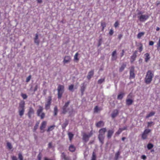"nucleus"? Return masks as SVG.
<instances>
[{"label":"nucleus","instance_id":"f257e3e1","mask_svg":"<svg viewBox=\"0 0 160 160\" xmlns=\"http://www.w3.org/2000/svg\"><path fill=\"white\" fill-rule=\"evenodd\" d=\"M153 75V74L151 71L150 70L148 71L147 72L145 79V83L147 84H150L152 80Z\"/></svg>","mask_w":160,"mask_h":160},{"label":"nucleus","instance_id":"f03ea898","mask_svg":"<svg viewBox=\"0 0 160 160\" xmlns=\"http://www.w3.org/2000/svg\"><path fill=\"white\" fill-rule=\"evenodd\" d=\"M149 16L148 14H143L141 12H139L138 13V18L141 22H144L149 18Z\"/></svg>","mask_w":160,"mask_h":160},{"label":"nucleus","instance_id":"7ed1b4c3","mask_svg":"<svg viewBox=\"0 0 160 160\" xmlns=\"http://www.w3.org/2000/svg\"><path fill=\"white\" fill-rule=\"evenodd\" d=\"M106 128H102L100 129L99 131V134L98 136V138L100 142L102 144L103 143V141L104 138V134L106 132Z\"/></svg>","mask_w":160,"mask_h":160},{"label":"nucleus","instance_id":"20e7f679","mask_svg":"<svg viewBox=\"0 0 160 160\" xmlns=\"http://www.w3.org/2000/svg\"><path fill=\"white\" fill-rule=\"evenodd\" d=\"M25 102L24 101H21L19 105L18 108V112L19 115L21 117L24 114L25 111L24 109Z\"/></svg>","mask_w":160,"mask_h":160},{"label":"nucleus","instance_id":"39448f33","mask_svg":"<svg viewBox=\"0 0 160 160\" xmlns=\"http://www.w3.org/2000/svg\"><path fill=\"white\" fill-rule=\"evenodd\" d=\"M64 86L60 85H58L57 90L58 92V97L59 98H61L62 93L64 92Z\"/></svg>","mask_w":160,"mask_h":160},{"label":"nucleus","instance_id":"423d86ee","mask_svg":"<svg viewBox=\"0 0 160 160\" xmlns=\"http://www.w3.org/2000/svg\"><path fill=\"white\" fill-rule=\"evenodd\" d=\"M43 108L42 107L39 106V108L38 109L37 111V115L38 116H40L41 119H43L45 117V114L42 112Z\"/></svg>","mask_w":160,"mask_h":160},{"label":"nucleus","instance_id":"0eeeda50","mask_svg":"<svg viewBox=\"0 0 160 160\" xmlns=\"http://www.w3.org/2000/svg\"><path fill=\"white\" fill-rule=\"evenodd\" d=\"M150 129H146L143 132L142 134V138L143 139H145L147 138L148 136V134L151 132Z\"/></svg>","mask_w":160,"mask_h":160},{"label":"nucleus","instance_id":"6e6552de","mask_svg":"<svg viewBox=\"0 0 160 160\" xmlns=\"http://www.w3.org/2000/svg\"><path fill=\"white\" fill-rule=\"evenodd\" d=\"M92 134V132H91L90 133L88 134H84L83 136V139L86 142H87L89 140V138L91 137Z\"/></svg>","mask_w":160,"mask_h":160},{"label":"nucleus","instance_id":"1a4fd4ad","mask_svg":"<svg viewBox=\"0 0 160 160\" xmlns=\"http://www.w3.org/2000/svg\"><path fill=\"white\" fill-rule=\"evenodd\" d=\"M71 58L70 56H66L64 58L63 63L65 64L69 63L71 61Z\"/></svg>","mask_w":160,"mask_h":160},{"label":"nucleus","instance_id":"9d476101","mask_svg":"<svg viewBox=\"0 0 160 160\" xmlns=\"http://www.w3.org/2000/svg\"><path fill=\"white\" fill-rule=\"evenodd\" d=\"M51 97L48 98V101H47L45 105V108L46 109L48 110L50 108V106L51 103Z\"/></svg>","mask_w":160,"mask_h":160},{"label":"nucleus","instance_id":"9b49d317","mask_svg":"<svg viewBox=\"0 0 160 160\" xmlns=\"http://www.w3.org/2000/svg\"><path fill=\"white\" fill-rule=\"evenodd\" d=\"M47 125V122L45 121H43L41 123L40 127V130L42 131V132H44V129L45 128Z\"/></svg>","mask_w":160,"mask_h":160},{"label":"nucleus","instance_id":"f8f14e48","mask_svg":"<svg viewBox=\"0 0 160 160\" xmlns=\"http://www.w3.org/2000/svg\"><path fill=\"white\" fill-rule=\"evenodd\" d=\"M70 102L68 101L65 103V105L62 108V112L64 113H65L67 112L66 108L68 106Z\"/></svg>","mask_w":160,"mask_h":160},{"label":"nucleus","instance_id":"ddd939ff","mask_svg":"<svg viewBox=\"0 0 160 160\" xmlns=\"http://www.w3.org/2000/svg\"><path fill=\"white\" fill-rule=\"evenodd\" d=\"M34 42L38 45L39 44L40 41L38 39V35L37 34H36L34 38Z\"/></svg>","mask_w":160,"mask_h":160},{"label":"nucleus","instance_id":"4468645a","mask_svg":"<svg viewBox=\"0 0 160 160\" xmlns=\"http://www.w3.org/2000/svg\"><path fill=\"white\" fill-rule=\"evenodd\" d=\"M94 74V71L92 70L88 72V75L87 76L88 79L89 80L91 77L93 76Z\"/></svg>","mask_w":160,"mask_h":160},{"label":"nucleus","instance_id":"2eb2a0df","mask_svg":"<svg viewBox=\"0 0 160 160\" xmlns=\"http://www.w3.org/2000/svg\"><path fill=\"white\" fill-rule=\"evenodd\" d=\"M134 68L133 67H131L130 70V78H133L134 77Z\"/></svg>","mask_w":160,"mask_h":160},{"label":"nucleus","instance_id":"dca6fc26","mask_svg":"<svg viewBox=\"0 0 160 160\" xmlns=\"http://www.w3.org/2000/svg\"><path fill=\"white\" fill-rule=\"evenodd\" d=\"M117 58L116 52V51H113L112 54V60H115Z\"/></svg>","mask_w":160,"mask_h":160},{"label":"nucleus","instance_id":"f3484780","mask_svg":"<svg viewBox=\"0 0 160 160\" xmlns=\"http://www.w3.org/2000/svg\"><path fill=\"white\" fill-rule=\"evenodd\" d=\"M137 51H136L133 53V55L131 56V62H132L134 61L135 58L137 57Z\"/></svg>","mask_w":160,"mask_h":160},{"label":"nucleus","instance_id":"a211bd4d","mask_svg":"<svg viewBox=\"0 0 160 160\" xmlns=\"http://www.w3.org/2000/svg\"><path fill=\"white\" fill-rule=\"evenodd\" d=\"M126 127L119 128L118 131L117 132H116L115 135H119L123 130H126Z\"/></svg>","mask_w":160,"mask_h":160},{"label":"nucleus","instance_id":"6ab92c4d","mask_svg":"<svg viewBox=\"0 0 160 160\" xmlns=\"http://www.w3.org/2000/svg\"><path fill=\"white\" fill-rule=\"evenodd\" d=\"M34 113L33 109L32 108H30L28 113V115L29 118H31L32 114Z\"/></svg>","mask_w":160,"mask_h":160},{"label":"nucleus","instance_id":"aec40b11","mask_svg":"<svg viewBox=\"0 0 160 160\" xmlns=\"http://www.w3.org/2000/svg\"><path fill=\"white\" fill-rule=\"evenodd\" d=\"M118 113V111L117 110H114L111 115L112 117V118H114L116 117Z\"/></svg>","mask_w":160,"mask_h":160},{"label":"nucleus","instance_id":"412c9836","mask_svg":"<svg viewBox=\"0 0 160 160\" xmlns=\"http://www.w3.org/2000/svg\"><path fill=\"white\" fill-rule=\"evenodd\" d=\"M104 123L102 121H99L96 124V126L98 127H100L103 126Z\"/></svg>","mask_w":160,"mask_h":160},{"label":"nucleus","instance_id":"4be33fe9","mask_svg":"<svg viewBox=\"0 0 160 160\" xmlns=\"http://www.w3.org/2000/svg\"><path fill=\"white\" fill-rule=\"evenodd\" d=\"M133 102V101L131 99H127L126 100V104L128 105H131Z\"/></svg>","mask_w":160,"mask_h":160},{"label":"nucleus","instance_id":"5701e85b","mask_svg":"<svg viewBox=\"0 0 160 160\" xmlns=\"http://www.w3.org/2000/svg\"><path fill=\"white\" fill-rule=\"evenodd\" d=\"M114 132V131L113 130H110L108 131V138H110L112 136V134Z\"/></svg>","mask_w":160,"mask_h":160},{"label":"nucleus","instance_id":"b1692460","mask_svg":"<svg viewBox=\"0 0 160 160\" xmlns=\"http://www.w3.org/2000/svg\"><path fill=\"white\" fill-rule=\"evenodd\" d=\"M125 95V93L123 92L120 93L118 96V99L119 100H121Z\"/></svg>","mask_w":160,"mask_h":160},{"label":"nucleus","instance_id":"393cba45","mask_svg":"<svg viewBox=\"0 0 160 160\" xmlns=\"http://www.w3.org/2000/svg\"><path fill=\"white\" fill-rule=\"evenodd\" d=\"M145 61L147 62L150 59L149 54L148 53H146L145 54Z\"/></svg>","mask_w":160,"mask_h":160},{"label":"nucleus","instance_id":"a878e982","mask_svg":"<svg viewBox=\"0 0 160 160\" xmlns=\"http://www.w3.org/2000/svg\"><path fill=\"white\" fill-rule=\"evenodd\" d=\"M155 113L154 112H151L146 116V118H148L153 116Z\"/></svg>","mask_w":160,"mask_h":160},{"label":"nucleus","instance_id":"bb28decb","mask_svg":"<svg viewBox=\"0 0 160 160\" xmlns=\"http://www.w3.org/2000/svg\"><path fill=\"white\" fill-rule=\"evenodd\" d=\"M69 150L72 152H74L75 150V148L73 145H71L69 147Z\"/></svg>","mask_w":160,"mask_h":160},{"label":"nucleus","instance_id":"cd10ccee","mask_svg":"<svg viewBox=\"0 0 160 160\" xmlns=\"http://www.w3.org/2000/svg\"><path fill=\"white\" fill-rule=\"evenodd\" d=\"M55 125H52L48 127V129L47 130V132H49L52 131L55 128Z\"/></svg>","mask_w":160,"mask_h":160},{"label":"nucleus","instance_id":"c85d7f7f","mask_svg":"<svg viewBox=\"0 0 160 160\" xmlns=\"http://www.w3.org/2000/svg\"><path fill=\"white\" fill-rule=\"evenodd\" d=\"M145 34L144 32H140L138 33L137 35V38H140L142 36H143Z\"/></svg>","mask_w":160,"mask_h":160},{"label":"nucleus","instance_id":"c756f323","mask_svg":"<svg viewBox=\"0 0 160 160\" xmlns=\"http://www.w3.org/2000/svg\"><path fill=\"white\" fill-rule=\"evenodd\" d=\"M78 53L77 52L76 53L74 57V59L75 61H78L79 60V58H78Z\"/></svg>","mask_w":160,"mask_h":160},{"label":"nucleus","instance_id":"7c9ffc66","mask_svg":"<svg viewBox=\"0 0 160 160\" xmlns=\"http://www.w3.org/2000/svg\"><path fill=\"white\" fill-rule=\"evenodd\" d=\"M85 87L84 86V85H83L81 87V91L82 94H83V92L85 91Z\"/></svg>","mask_w":160,"mask_h":160},{"label":"nucleus","instance_id":"2f4dec72","mask_svg":"<svg viewBox=\"0 0 160 160\" xmlns=\"http://www.w3.org/2000/svg\"><path fill=\"white\" fill-rule=\"evenodd\" d=\"M68 135L69 140L71 141L73 137V135L71 132H69L68 133Z\"/></svg>","mask_w":160,"mask_h":160},{"label":"nucleus","instance_id":"473e14b6","mask_svg":"<svg viewBox=\"0 0 160 160\" xmlns=\"http://www.w3.org/2000/svg\"><path fill=\"white\" fill-rule=\"evenodd\" d=\"M138 46H139V51L141 52L142 50V44L140 43H138Z\"/></svg>","mask_w":160,"mask_h":160},{"label":"nucleus","instance_id":"72a5a7b5","mask_svg":"<svg viewBox=\"0 0 160 160\" xmlns=\"http://www.w3.org/2000/svg\"><path fill=\"white\" fill-rule=\"evenodd\" d=\"M126 65L125 64H123L121 68H120L119 71L120 72H122L124 69L125 67H126Z\"/></svg>","mask_w":160,"mask_h":160},{"label":"nucleus","instance_id":"f704fd0d","mask_svg":"<svg viewBox=\"0 0 160 160\" xmlns=\"http://www.w3.org/2000/svg\"><path fill=\"white\" fill-rule=\"evenodd\" d=\"M58 112V110L57 107V106H55L54 108V114L55 116H56L57 115V113Z\"/></svg>","mask_w":160,"mask_h":160},{"label":"nucleus","instance_id":"c9c22d12","mask_svg":"<svg viewBox=\"0 0 160 160\" xmlns=\"http://www.w3.org/2000/svg\"><path fill=\"white\" fill-rule=\"evenodd\" d=\"M7 146L9 149H11L12 148V146L11 143L9 142H7Z\"/></svg>","mask_w":160,"mask_h":160},{"label":"nucleus","instance_id":"e433bc0d","mask_svg":"<svg viewBox=\"0 0 160 160\" xmlns=\"http://www.w3.org/2000/svg\"><path fill=\"white\" fill-rule=\"evenodd\" d=\"M74 88V85H71L69 86L68 89L70 91H73Z\"/></svg>","mask_w":160,"mask_h":160},{"label":"nucleus","instance_id":"4c0bfd02","mask_svg":"<svg viewBox=\"0 0 160 160\" xmlns=\"http://www.w3.org/2000/svg\"><path fill=\"white\" fill-rule=\"evenodd\" d=\"M62 158L65 160H67V158L66 157L64 153H62L61 154Z\"/></svg>","mask_w":160,"mask_h":160},{"label":"nucleus","instance_id":"58836bf2","mask_svg":"<svg viewBox=\"0 0 160 160\" xmlns=\"http://www.w3.org/2000/svg\"><path fill=\"white\" fill-rule=\"evenodd\" d=\"M18 158L20 160H23V157L21 153L18 154Z\"/></svg>","mask_w":160,"mask_h":160},{"label":"nucleus","instance_id":"ea45409f","mask_svg":"<svg viewBox=\"0 0 160 160\" xmlns=\"http://www.w3.org/2000/svg\"><path fill=\"white\" fill-rule=\"evenodd\" d=\"M120 153L119 152H117L115 154V158H116V160L118 159L119 155H120Z\"/></svg>","mask_w":160,"mask_h":160},{"label":"nucleus","instance_id":"a19ab883","mask_svg":"<svg viewBox=\"0 0 160 160\" xmlns=\"http://www.w3.org/2000/svg\"><path fill=\"white\" fill-rule=\"evenodd\" d=\"M153 147V145L151 143H149L148 144L147 147L149 149H151Z\"/></svg>","mask_w":160,"mask_h":160},{"label":"nucleus","instance_id":"79ce46f5","mask_svg":"<svg viewBox=\"0 0 160 160\" xmlns=\"http://www.w3.org/2000/svg\"><path fill=\"white\" fill-rule=\"evenodd\" d=\"M100 110V109L97 107L96 106L94 109V111L95 112H98V111Z\"/></svg>","mask_w":160,"mask_h":160},{"label":"nucleus","instance_id":"37998d69","mask_svg":"<svg viewBox=\"0 0 160 160\" xmlns=\"http://www.w3.org/2000/svg\"><path fill=\"white\" fill-rule=\"evenodd\" d=\"M96 155L94 153V152L93 153L92 155V159L91 160H96Z\"/></svg>","mask_w":160,"mask_h":160},{"label":"nucleus","instance_id":"c03bdc74","mask_svg":"<svg viewBox=\"0 0 160 160\" xmlns=\"http://www.w3.org/2000/svg\"><path fill=\"white\" fill-rule=\"evenodd\" d=\"M158 49H160V37L157 43Z\"/></svg>","mask_w":160,"mask_h":160},{"label":"nucleus","instance_id":"a18cd8bd","mask_svg":"<svg viewBox=\"0 0 160 160\" xmlns=\"http://www.w3.org/2000/svg\"><path fill=\"white\" fill-rule=\"evenodd\" d=\"M104 81V78H102L99 79L98 80V83L101 84Z\"/></svg>","mask_w":160,"mask_h":160},{"label":"nucleus","instance_id":"49530a36","mask_svg":"<svg viewBox=\"0 0 160 160\" xmlns=\"http://www.w3.org/2000/svg\"><path fill=\"white\" fill-rule=\"evenodd\" d=\"M21 96L22 97V98H23L24 99H25L27 98V95L26 94H25L22 93L21 94Z\"/></svg>","mask_w":160,"mask_h":160},{"label":"nucleus","instance_id":"de8ad7c7","mask_svg":"<svg viewBox=\"0 0 160 160\" xmlns=\"http://www.w3.org/2000/svg\"><path fill=\"white\" fill-rule=\"evenodd\" d=\"M68 122H66L65 123H64L62 125V127L63 128H65L68 125Z\"/></svg>","mask_w":160,"mask_h":160},{"label":"nucleus","instance_id":"09e8293b","mask_svg":"<svg viewBox=\"0 0 160 160\" xmlns=\"http://www.w3.org/2000/svg\"><path fill=\"white\" fill-rule=\"evenodd\" d=\"M31 78V76L29 75L26 78V82H29V81L30 80Z\"/></svg>","mask_w":160,"mask_h":160},{"label":"nucleus","instance_id":"8fccbe9b","mask_svg":"<svg viewBox=\"0 0 160 160\" xmlns=\"http://www.w3.org/2000/svg\"><path fill=\"white\" fill-rule=\"evenodd\" d=\"M154 123L153 122H148V127H151V125L152 124L153 125L154 124Z\"/></svg>","mask_w":160,"mask_h":160},{"label":"nucleus","instance_id":"3c124183","mask_svg":"<svg viewBox=\"0 0 160 160\" xmlns=\"http://www.w3.org/2000/svg\"><path fill=\"white\" fill-rule=\"evenodd\" d=\"M38 124H36L35 126L34 127V131H35L37 130V129L38 128Z\"/></svg>","mask_w":160,"mask_h":160},{"label":"nucleus","instance_id":"603ef678","mask_svg":"<svg viewBox=\"0 0 160 160\" xmlns=\"http://www.w3.org/2000/svg\"><path fill=\"white\" fill-rule=\"evenodd\" d=\"M141 158L144 160H145L147 158L145 155H143L141 156Z\"/></svg>","mask_w":160,"mask_h":160},{"label":"nucleus","instance_id":"864d4df0","mask_svg":"<svg viewBox=\"0 0 160 160\" xmlns=\"http://www.w3.org/2000/svg\"><path fill=\"white\" fill-rule=\"evenodd\" d=\"M113 30L111 29L110 30V31L109 32V34L110 35H112L113 34Z\"/></svg>","mask_w":160,"mask_h":160},{"label":"nucleus","instance_id":"5fc2aeb1","mask_svg":"<svg viewBox=\"0 0 160 160\" xmlns=\"http://www.w3.org/2000/svg\"><path fill=\"white\" fill-rule=\"evenodd\" d=\"M119 25L118 22H116L114 23V26L115 28H116Z\"/></svg>","mask_w":160,"mask_h":160},{"label":"nucleus","instance_id":"6e6d98bb","mask_svg":"<svg viewBox=\"0 0 160 160\" xmlns=\"http://www.w3.org/2000/svg\"><path fill=\"white\" fill-rule=\"evenodd\" d=\"M12 160H17V158L16 157L14 156H12L11 157Z\"/></svg>","mask_w":160,"mask_h":160},{"label":"nucleus","instance_id":"4d7b16f0","mask_svg":"<svg viewBox=\"0 0 160 160\" xmlns=\"http://www.w3.org/2000/svg\"><path fill=\"white\" fill-rule=\"evenodd\" d=\"M38 160H41V156L40 154L38 155Z\"/></svg>","mask_w":160,"mask_h":160},{"label":"nucleus","instance_id":"13d9d810","mask_svg":"<svg viewBox=\"0 0 160 160\" xmlns=\"http://www.w3.org/2000/svg\"><path fill=\"white\" fill-rule=\"evenodd\" d=\"M154 44V42L153 41H151L149 42V45L152 46Z\"/></svg>","mask_w":160,"mask_h":160},{"label":"nucleus","instance_id":"bf43d9fd","mask_svg":"<svg viewBox=\"0 0 160 160\" xmlns=\"http://www.w3.org/2000/svg\"><path fill=\"white\" fill-rule=\"evenodd\" d=\"M48 147L49 148H51L52 147V143L50 142L48 144Z\"/></svg>","mask_w":160,"mask_h":160},{"label":"nucleus","instance_id":"052dcab7","mask_svg":"<svg viewBox=\"0 0 160 160\" xmlns=\"http://www.w3.org/2000/svg\"><path fill=\"white\" fill-rule=\"evenodd\" d=\"M38 88V86L37 85H36L34 90V92L36 91Z\"/></svg>","mask_w":160,"mask_h":160},{"label":"nucleus","instance_id":"680f3d73","mask_svg":"<svg viewBox=\"0 0 160 160\" xmlns=\"http://www.w3.org/2000/svg\"><path fill=\"white\" fill-rule=\"evenodd\" d=\"M37 2L38 3H41L42 2V0H37Z\"/></svg>","mask_w":160,"mask_h":160},{"label":"nucleus","instance_id":"e2e57ef3","mask_svg":"<svg viewBox=\"0 0 160 160\" xmlns=\"http://www.w3.org/2000/svg\"><path fill=\"white\" fill-rule=\"evenodd\" d=\"M124 50H122V53H121V57L123 56L124 55Z\"/></svg>","mask_w":160,"mask_h":160},{"label":"nucleus","instance_id":"0e129e2a","mask_svg":"<svg viewBox=\"0 0 160 160\" xmlns=\"http://www.w3.org/2000/svg\"><path fill=\"white\" fill-rule=\"evenodd\" d=\"M44 160H53L51 159H49L47 158H45Z\"/></svg>","mask_w":160,"mask_h":160},{"label":"nucleus","instance_id":"69168bd1","mask_svg":"<svg viewBox=\"0 0 160 160\" xmlns=\"http://www.w3.org/2000/svg\"><path fill=\"white\" fill-rule=\"evenodd\" d=\"M122 37V34H120L118 36V38L119 39H120Z\"/></svg>","mask_w":160,"mask_h":160},{"label":"nucleus","instance_id":"338daca9","mask_svg":"<svg viewBox=\"0 0 160 160\" xmlns=\"http://www.w3.org/2000/svg\"><path fill=\"white\" fill-rule=\"evenodd\" d=\"M156 30H157V31H159V30H160V28H159V27H157V28H156Z\"/></svg>","mask_w":160,"mask_h":160},{"label":"nucleus","instance_id":"774afa93","mask_svg":"<svg viewBox=\"0 0 160 160\" xmlns=\"http://www.w3.org/2000/svg\"><path fill=\"white\" fill-rule=\"evenodd\" d=\"M126 139L125 138V137H123L122 138V141H124L125 139Z\"/></svg>","mask_w":160,"mask_h":160}]
</instances>
